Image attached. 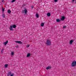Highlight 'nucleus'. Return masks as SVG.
<instances>
[{"instance_id": "obj_1", "label": "nucleus", "mask_w": 76, "mask_h": 76, "mask_svg": "<svg viewBox=\"0 0 76 76\" xmlns=\"http://www.w3.org/2000/svg\"><path fill=\"white\" fill-rule=\"evenodd\" d=\"M16 28V25H13L10 26L9 29L10 31H13V28Z\"/></svg>"}, {"instance_id": "obj_2", "label": "nucleus", "mask_w": 76, "mask_h": 76, "mask_svg": "<svg viewBox=\"0 0 76 76\" xmlns=\"http://www.w3.org/2000/svg\"><path fill=\"white\" fill-rule=\"evenodd\" d=\"M71 66L72 67H75L76 66V61L74 60L71 63Z\"/></svg>"}, {"instance_id": "obj_3", "label": "nucleus", "mask_w": 76, "mask_h": 76, "mask_svg": "<svg viewBox=\"0 0 76 76\" xmlns=\"http://www.w3.org/2000/svg\"><path fill=\"white\" fill-rule=\"evenodd\" d=\"M46 44L48 45H51V41L50 40H47Z\"/></svg>"}, {"instance_id": "obj_4", "label": "nucleus", "mask_w": 76, "mask_h": 76, "mask_svg": "<svg viewBox=\"0 0 76 76\" xmlns=\"http://www.w3.org/2000/svg\"><path fill=\"white\" fill-rule=\"evenodd\" d=\"M23 13H25V14H26L27 12H28V11H27V9H25L23 11Z\"/></svg>"}, {"instance_id": "obj_5", "label": "nucleus", "mask_w": 76, "mask_h": 76, "mask_svg": "<svg viewBox=\"0 0 76 76\" xmlns=\"http://www.w3.org/2000/svg\"><path fill=\"white\" fill-rule=\"evenodd\" d=\"M15 42L18 44H22V42L20 41H15Z\"/></svg>"}, {"instance_id": "obj_6", "label": "nucleus", "mask_w": 76, "mask_h": 76, "mask_svg": "<svg viewBox=\"0 0 76 76\" xmlns=\"http://www.w3.org/2000/svg\"><path fill=\"white\" fill-rule=\"evenodd\" d=\"M64 19H65V17H64V16H62L61 18V20H64Z\"/></svg>"}, {"instance_id": "obj_7", "label": "nucleus", "mask_w": 76, "mask_h": 76, "mask_svg": "<svg viewBox=\"0 0 76 76\" xmlns=\"http://www.w3.org/2000/svg\"><path fill=\"white\" fill-rule=\"evenodd\" d=\"M51 67L50 66H48L46 68V70H49L50 69H51Z\"/></svg>"}, {"instance_id": "obj_8", "label": "nucleus", "mask_w": 76, "mask_h": 76, "mask_svg": "<svg viewBox=\"0 0 76 76\" xmlns=\"http://www.w3.org/2000/svg\"><path fill=\"white\" fill-rule=\"evenodd\" d=\"M31 56V53H28L27 54L26 57H29Z\"/></svg>"}, {"instance_id": "obj_9", "label": "nucleus", "mask_w": 76, "mask_h": 76, "mask_svg": "<svg viewBox=\"0 0 76 76\" xmlns=\"http://www.w3.org/2000/svg\"><path fill=\"white\" fill-rule=\"evenodd\" d=\"M7 43H8V40L6 42H5L4 43V45H6L7 44Z\"/></svg>"}, {"instance_id": "obj_10", "label": "nucleus", "mask_w": 76, "mask_h": 76, "mask_svg": "<svg viewBox=\"0 0 76 76\" xmlns=\"http://www.w3.org/2000/svg\"><path fill=\"white\" fill-rule=\"evenodd\" d=\"M60 21H61V20H60L58 19H56V21L57 22H60Z\"/></svg>"}, {"instance_id": "obj_11", "label": "nucleus", "mask_w": 76, "mask_h": 76, "mask_svg": "<svg viewBox=\"0 0 76 76\" xmlns=\"http://www.w3.org/2000/svg\"><path fill=\"white\" fill-rule=\"evenodd\" d=\"M73 42V41L72 40H70L69 41L70 44H72Z\"/></svg>"}, {"instance_id": "obj_12", "label": "nucleus", "mask_w": 76, "mask_h": 76, "mask_svg": "<svg viewBox=\"0 0 76 76\" xmlns=\"http://www.w3.org/2000/svg\"><path fill=\"white\" fill-rule=\"evenodd\" d=\"M9 66V64H5L4 65V67L5 68H7V66Z\"/></svg>"}, {"instance_id": "obj_13", "label": "nucleus", "mask_w": 76, "mask_h": 76, "mask_svg": "<svg viewBox=\"0 0 76 76\" xmlns=\"http://www.w3.org/2000/svg\"><path fill=\"white\" fill-rule=\"evenodd\" d=\"M36 16L37 18H39V15L38 13H36Z\"/></svg>"}, {"instance_id": "obj_14", "label": "nucleus", "mask_w": 76, "mask_h": 76, "mask_svg": "<svg viewBox=\"0 0 76 76\" xmlns=\"http://www.w3.org/2000/svg\"><path fill=\"white\" fill-rule=\"evenodd\" d=\"M51 15V14L50 12H48L47 14V16H50Z\"/></svg>"}, {"instance_id": "obj_15", "label": "nucleus", "mask_w": 76, "mask_h": 76, "mask_svg": "<svg viewBox=\"0 0 76 76\" xmlns=\"http://www.w3.org/2000/svg\"><path fill=\"white\" fill-rule=\"evenodd\" d=\"M14 52H13V51H12L11 52V55H12V56H13V55H14Z\"/></svg>"}, {"instance_id": "obj_16", "label": "nucleus", "mask_w": 76, "mask_h": 76, "mask_svg": "<svg viewBox=\"0 0 76 76\" xmlns=\"http://www.w3.org/2000/svg\"><path fill=\"white\" fill-rule=\"evenodd\" d=\"M2 12H4V10H5V9L3 8V7H2Z\"/></svg>"}, {"instance_id": "obj_17", "label": "nucleus", "mask_w": 76, "mask_h": 76, "mask_svg": "<svg viewBox=\"0 0 76 76\" xmlns=\"http://www.w3.org/2000/svg\"><path fill=\"white\" fill-rule=\"evenodd\" d=\"M7 12L8 13H11V11H10V10H9L7 11Z\"/></svg>"}, {"instance_id": "obj_18", "label": "nucleus", "mask_w": 76, "mask_h": 76, "mask_svg": "<svg viewBox=\"0 0 76 76\" xmlns=\"http://www.w3.org/2000/svg\"><path fill=\"white\" fill-rule=\"evenodd\" d=\"M40 25L41 26H43L44 25V23H42Z\"/></svg>"}, {"instance_id": "obj_19", "label": "nucleus", "mask_w": 76, "mask_h": 76, "mask_svg": "<svg viewBox=\"0 0 76 76\" xmlns=\"http://www.w3.org/2000/svg\"><path fill=\"white\" fill-rule=\"evenodd\" d=\"M2 16L3 17V18H4L5 17V15L4 14H2Z\"/></svg>"}, {"instance_id": "obj_20", "label": "nucleus", "mask_w": 76, "mask_h": 76, "mask_svg": "<svg viewBox=\"0 0 76 76\" xmlns=\"http://www.w3.org/2000/svg\"><path fill=\"white\" fill-rule=\"evenodd\" d=\"M15 0H12L11 1L12 3H13V2H15Z\"/></svg>"}, {"instance_id": "obj_21", "label": "nucleus", "mask_w": 76, "mask_h": 76, "mask_svg": "<svg viewBox=\"0 0 76 76\" xmlns=\"http://www.w3.org/2000/svg\"><path fill=\"white\" fill-rule=\"evenodd\" d=\"M29 46H30V45H29L27 46V48H28V47H29Z\"/></svg>"}, {"instance_id": "obj_22", "label": "nucleus", "mask_w": 76, "mask_h": 76, "mask_svg": "<svg viewBox=\"0 0 76 76\" xmlns=\"http://www.w3.org/2000/svg\"><path fill=\"white\" fill-rule=\"evenodd\" d=\"M58 1V0H54L55 2H57Z\"/></svg>"}, {"instance_id": "obj_23", "label": "nucleus", "mask_w": 76, "mask_h": 76, "mask_svg": "<svg viewBox=\"0 0 76 76\" xmlns=\"http://www.w3.org/2000/svg\"><path fill=\"white\" fill-rule=\"evenodd\" d=\"M66 28V26H64L63 27V28Z\"/></svg>"}, {"instance_id": "obj_24", "label": "nucleus", "mask_w": 76, "mask_h": 76, "mask_svg": "<svg viewBox=\"0 0 76 76\" xmlns=\"http://www.w3.org/2000/svg\"><path fill=\"white\" fill-rule=\"evenodd\" d=\"M1 53H3V50H1Z\"/></svg>"}, {"instance_id": "obj_25", "label": "nucleus", "mask_w": 76, "mask_h": 76, "mask_svg": "<svg viewBox=\"0 0 76 76\" xmlns=\"http://www.w3.org/2000/svg\"><path fill=\"white\" fill-rule=\"evenodd\" d=\"M74 1H75V0H72V2L73 3H74Z\"/></svg>"}, {"instance_id": "obj_26", "label": "nucleus", "mask_w": 76, "mask_h": 76, "mask_svg": "<svg viewBox=\"0 0 76 76\" xmlns=\"http://www.w3.org/2000/svg\"><path fill=\"white\" fill-rule=\"evenodd\" d=\"M32 9H33V6H31Z\"/></svg>"}, {"instance_id": "obj_27", "label": "nucleus", "mask_w": 76, "mask_h": 76, "mask_svg": "<svg viewBox=\"0 0 76 76\" xmlns=\"http://www.w3.org/2000/svg\"><path fill=\"white\" fill-rule=\"evenodd\" d=\"M75 1H76V2H75V3H76V0H75Z\"/></svg>"}]
</instances>
